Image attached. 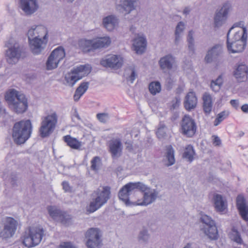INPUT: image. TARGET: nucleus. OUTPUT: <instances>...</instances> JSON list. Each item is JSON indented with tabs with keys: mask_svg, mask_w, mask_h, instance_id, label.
Segmentation results:
<instances>
[{
	"mask_svg": "<svg viewBox=\"0 0 248 248\" xmlns=\"http://www.w3.org/2000/svg\"><path fill=\"white\" fill-rule=\"evenodd\" d=\"M110 188L108 186H100L94 190L90 204L87 207V212L92 213L100 209L110 199Z\"/></svg>",
	"mask_w": 248,
	"mask_h": 248,
	"instance_id": "1",
	"label": "nucleus"
},
{
	"mask_svg": "<svg viewBox=\"0 0 248 248\" xmlns=\"http://www.w3.org/2000/svg\"><path fill=\"white\" fill-rule=\"evenodd\" d=\"M32 125L30 120L20 121L16 123L13 128L12 137L17 144L25 143L31 137Z\"/></svg>",
	"mask_w": 248,
	"mask_h": 248,
	"instance_id": "2",
	"label": "nucleus"
},
{
	"mask_svg": "<svg viewBox=\"0 0 248 248\" xmlns=\"http://www.w3.org/2000/svg\"><path fill=\"white\" fill-rule=\"evenodd\" d=\"M44 231L42 229L29 227L24 232L23 243L29 248L36 246L40 243Z\"/></svg>",
	"mask_w": 248,
	"mask_h": 248,
	"instance_id": "3",
	"label": "nucleus"
},
{
	"mask_svg": "<svg viewBox=\"0 0 248 248\" xmlns=\"http://www.w3.org/2000/svg\"><path fill=\"white\" fill-rule=\"evenodd\" d=\"M91 67L89 65H81L77 67L72 70L71 73L65 76V79L66 85L73 87L77 81L88 75L91 72Z\"/></svg>",
	"mask_w": 248,
	"mask_h": 248,
	"instance_id": "4",
	"label": "nucleus"
},
{
	"mask_svg": "<svg viewBox=\"0 0 248 248\" xmlns=\"http://www.w3.org/2000/svg\"><path fill=\"white\" fill-rule=\"evenodd\" d=\"M5 46L7 49L5 51L6 62L10 64L17 63L20 59L22 53V49L18 43L12 44L10 41L6 42Z\"/></svg>",
	"mask_w": 248,
	"mask_h": 248,
	"instance_id": "5",
	"label": "nucleus"
},
{
	"mask_svg": "<svg viewBox=\"0 0 248 248\" xmlns=\"http://www.w3.org/2000/svg\"><path fill=\"white\" fill-rule=\"evenodd\" d=\"M17 222L13 218L6 217L3 218L0 226V237L2 239H7L12 237L17 229Z\"/></svg>",
	"mask_w": 248,
	"mask_h": 248,
	"instance_id": "6",
	"label": "nucleus"
},
{
	"mask_svg": "<svg viewBox=\"0 0 248 248\" xmlns=\"http://www.w3.org/2000/svg\"><path fill=\"white\" fill-rule=\"evenodd\" d=\"M145 184L140 182H130L124 185L119 191L118 196L120 200L124 202L126 205L130 204L129 196L136 189L142 191Z\"/></svg>",
	"mask_w": 248,
	"mask_h": 248,
	"instance_id": "7",
	"label": "nucleus"
},
{
	"mask_svg": "<svg viewBox=\"0 0 248 248\" xmlns=\"http://www.w3.org/2000/svg\"><path fill=\"white\" fill-rule=\"evenodd\" d=\"M57 115L55 113L48 115L43 119L39 131L42 137L49 136L54 130L57 122Z\"/></svg>",
	"mask_w": 248,
	"mask_h": 248,
	"instance_id": "8",
	"label": "nucleus"
},
{
	"mask_svg": "<svg viewBox=\"0 0 248 248\" xmlns=\"http://www.w3.org/2000/svg\"><path fill=\"white\" fill-rule=\"evenodd\" d=\"M201 221L204 224L202 230L210 239L216 240L218 238V232L215 222L211 217L206 215H202Z\"/></svg>",
	"mask_w": 248,
	"mask_h": 248,
	"instance_id": "9",
	"label": "nucleus"
},
{
	"mask_svg": "<svg viewBox=\"0 0 248 248\" xmlns=\"http://www.w3.org/2000/svg\"><path fill=\"white\" fill-rule=\"evenodd\" d=\"M181 133L187 137H192L196 133L197 125L195 120L188 115H185L181 123Z\"/></svg>",
	"mask_w": 248,
	"mask_h": 248,
	"instance_id": "10",
	"label": "nucleus"
},
{
	"mask_svg": "<svg viewBox=\"0 0 248 248\" xmlns=\"http://www.w3.org/2000/svg\"><path fill=\"white\" fill-rule=\"evenodd\" d=\"M143 193L142 200H139L132 202L135 205L147 206L154 202L157 198L158 192L155 189L145 185L141 191Z\"/></svg>",
	"mask_w": 248,
	"mask_h": 248,
	"instance_id": "11",
	"label": "nucleus"
},
{
	"mask_svg": "<svg viewBox=\"0 0 248 248\" xmlns=\"http://www.w3.org/2000/svg\"><path fill=\"white\" fill-rule=\"evenodd\" d=\"M101 233L98 228H92L86 233L88 248H100L102 245Z\"/></svg>",
	"mask_w": 248,
	"mask_h": 248,
	"instance_id": "12",
	"label": "nucleus"
},
{
	"mask_svg": "<svg viewBox=\"0 0 248 248\" xmlns=\"http://www.w3.org/2000/svg\"><path fill=\"white\" fill-rule=\"evenodd\" d=\"M232 10L230 2L224 3L221 8L217 10L214 16V22L215 27L219 28L224 24L227 18L229 12Z\"/></svg>",
	"mask_w": 248,
	"mask_h": 248,
	"instance_id": "13",
	"label": "nucleus"
},
{
	"mask_svg": "<svg viewBox=\"0 0 248 248\" xmlns=\"http://www.w3.org/2000/svg\"><path fill=\"white\" fill-rule=\"evenodd\" d=\"M241 25V23H235L229 30L227 33V48L230 53H239L244 49V48L246 45V42H243L242 40H239L238 42L234 41L233 40H230L229 35L230 32L233 30L235 27H239Z\"/></svg>",
	"mask_w": 248,
	"mask_h": 248,
	"instance_id": "14",
	"label": "nucleus"
},
{
	"mask_svg": "<svg viewBox=\"0 0 248 248\" xmlns=\"http://www.w3.org/2000/svg\"><path fill=\"white\" fill-rule=\"evenodd\" d=\"M47 209L50 216L54 220L64 225H68L71 219L68 215L62 212L55 206H49Z\"/></svg>",
	"mask_w": 248,
	"mask_h": 248,
	"instance_id": "15",
	"label": "nucleus"
},
{
	"mask_svg": "<svg viewBox=\"0 0 248 248\" xmlns=\"http://www.w3.org/2000/svg\"><path fill=\"white\" fill-rule=\"evenodd\" d=\"M123 62V58L120 55L110 54L103 58L100 64L105 67L118 69L122 67Z\"/></svg>",
	"mask_w": 248,
	"mask_h": 248,
	"instance_id": "16",
	"label": "nucleus"
},
{
	"mask_svg": "<svg viewBox=\"0 0 248 248\" xmlns=\"http://www.w3.org/2000/svg\"><path fill=\"white\" fill-rule=\"evenodd\" d=\"M222 46L219 44L215 45L208 49L204 57V61L206 63L216 61L222 56Z\"/></svg>",
	"mask_w": 248,
	"mask_h": 248,
	"instance_id": "17",
	"label": "nucleus"
},
{
	"mask_svg": "<svg viewBox=\"0 0 248 248\" xmlns=\"http://www.w3.org/2000/svg\"><path fill=\"white\" fill-rule=\"evenodd\" d=\"M9 107L14 112L17 113L24 112L28 108L27 99L23 94L18 96L17 100L9 103Z\"/></svg>",
	"mask_w": 248,
	"mask_h": 248,
	"instance_id": "18",
	"label": "nucleus"
},
{
	"mask_svg": "<svg viewBox=\"0 0 248 248\" xmlns=\"http://www.w3.org/2000/svg\"><path fill=\"white\" fill-rule=\"evenodd\" d=\"M158 64L164 72L171 70L175 67V57L170 54L166 55L160 59Z\"/></svg>",
	"mask_w": 248,
	"mask_h": 248,
	"instance_id": "19",
	"label": "nucleus"
},
{
	"mask_svg": "<svg viewBox=\"0 0 248 248\" xmlns=\"http://www.w3.org/2000/svg\"><path fill=\"white\" fill-rule=\"evenodd\" d=\"M47 40L34 37L29 41V46L31 52L35 55L40 54L44 50L47 44Z\"/></svg>",
	"mask_w": 248,
	"mask_h": 248,
	"instance_id": "20",
	"label": "nucleus"
},
{
	"mask_svg": "<svg viewBox=\"0 0 248 248\" xmlns=\"http://www.w3.org/2000/svg\"><path fill=\"white\" fill-rule=\"evenodd\" d=\"M20 7L26 16H31L38 10L37 0H20Z\"/></svg>",
	"mask_w": 248,
	"mask_h": 248,
	"instance_id": "21",
	"label": "nucleus"
},
{
	"mask_svg": "<svg viewBox=\"0 0 248 248\" xmlns=\"http://www.w3.org/2000/svg\"><path fill=\"white\" fill-rule=\"evenodd\" d=\"M109 151L112 158L121 156L123 150V144L120 138H112L108 143Z\"/></svg>",
	"mask_w": 248,
	"mask_h": 248,
	"instance_id": "22",
	"label": "nucleus"
},
{
	"mask_svg": "<svg viewBox=\"0 0 248 248\" xmlns=\"http://www.w3.org/2000/svg\"><path fill=\"white\" fill-rule=\"evenodd\" d=\"M147 42L142 34H138L133 40V46L137 54L143 53L146 47Z\"/></svg>",
	"mask_w": 248,
	"mask_h": 248,
	"instance_id": "23",
	"label": "nucleus"
},
{
	"mask_svg": "<svg viewBox=\"0 0 248 248\" xmlns=\"http://www.w3.org/2000/svg\"><path fill=\"white\" fill-rule=\"evenodd\" d=\"M135 0H116V9L121 12L130 13L135 9L134 3Z\"/></svg>",
	"mask_w": 248,
	"mask_h": 248,
	"instance_id": "24",
	"label": "nucleus"
},
{
	"mask_svg": "<svg viewBox=\"0 0 248 248\" xmlns=\"http://www.w3.org/2000/svg\"><path fill=\"white\" fill-rule=\"evenodd\" d=\"M236 205L242 218L248 221V205L243 196L238 195L236 198Z\"/></svg>",
	"mask_w": 248,
	"mask_h": 248,
	"instance_id": "25",
	"label": "nucleus"
},
{
	"mask_svg": "<svg viewBox=\"0 0 248 248\" xmlns=\"http://www.w3.org/2000/svg\"><path fill=\"white\" fill-rule=\"evenodd\" d=\"M248 67L245 64H239L234 71V76L238 82H243L247 79Z\"/></svg>",
	"mask_w": 248,
	"mask_h": 248,
	"instance_id": "26",
	"label": "nucleus"
},
{
	"mask_svg": "<svg viewBox=\"0 0 248 248\" xmlns=\"http://www.w3.org/2000/svg\"><path fill=\"white\" fill-rule=\"evenodd\" d=\"M197 104V98L194 92H188L185 97L184 106L186 110H191L194 108Z\"/></svg>",
	"mask_w": 248,
	"mask_h": 248,
	"instance_id": "27",
	"label": "nucleus"
},
{
	"mask_svg": "<svg viewBox=\"0 0 248 248\" xmlns=\"http://www.w3.org/2000/svg\"><path fill=\"white\" fill-rule=\"evenodd\" d=\"M213 202L216 210L219 212H223L227 208V204L222 195L216 194L213 197Z\"/></svg>",
	"mask_w": 248,
	"mask_h": 248,
	"instance_id": "28",
	"label": "nucleus"
},
{
	"mask_svg": "<svg viewBox=\"0 0 248 248\" xmlns=\"http://www.w3.org/2000/svg\"><path fill=\"white\" fill-rule=\"evenodd\" d=\"M118 19L113 15L108 16L103 19V26L108 31H113L118 27Z\"/></svg>",
	"mask_w": 248,
	"mask_h": 248,
	"instance_id": "29",
	"label": "nucleus"
},
{
	"mask_svg": "<svg viewBox=\"0 0 248 248\" xmlns=\"http://www.w3.org/2000/svg\"><path fill=\"white\" fill-rule=\"evenodd\" d=\"M93 47L94 49L106 48L111 44V40L108 36L97 37L93 38Z\"/></svg>",
	"mask_w": 248,
	"mask_h": 248,
	"instance_id": "30",
	"label": "nucleus"
},
{
	"mask_svg": "<svg viewBox=\"0 0 248 248\" xmlns=\"http://www.w3.org/2000/svg\"><path fill=\"white\" fill-rule=\"evenodd\" d=\"M164 160L165 164L167 167L171 166L175 163L174 150L171 145L166 146Z\"/></svg>",
	"mask_w": 248,
	"mask_h": 248,
	"instance_id": "31",
	"label": "nucleus"
},
{
	"mask_svg": "<svg viewBox=\"0 0 248 248\" xmlns=\"http://www.w3.org/2000/svg\"><path fill=\"white\" fill-rule=\"evenodd\" d=\"M93 39H81L78 42V46L84 52H89L95 50Z\"/></svg>",
	"mask_w": 248,
	"mask_h": 248,
	"instance_id": "32",
	"label": "nucleus"
},
{
	"mask_svg": "<svg viewBox=\"0 0 248 248\" xmlns=\"http://www.w3.org/2000/svg\"><path fill=\"white\" fill-rule=\"evenodd\" d=\"M203 108L206 114H209L212 109L213 101L210 94L205 93L202 96Z\"/></svg>",
	"mask_w": 248,
	"mask_h": 248,
	"instance_id": "33",
	"label": "nucleus"
},
{
	"mask_svg": "<svg viewBox=\"0 0 248 248\" xmlns=\"http://www.w3.org/2000/svg\"><path fill=\"white\" fill-rule=\"evenodd\" d=\"M65 53L64 48L62 46H59L55 49L49 55V61L53 58L55 62H60L65 57Z\"/></svg>",
	"mask_w": 248,
	"mask_h": 248,
	"instance_id": "34",
	"label": "nucleus"
},
{
	"mask_svg": "<svg viewBox=\"0 0 248 248\" xmlns=\"http://www.w3.org/2000/svg\"><path fill=\"white\" fill-rule=\"evenodd\" d=\"M89 86V82H83L79 85L76 89L74 95V99L75 101H78L80 99L88 90Z\"/></svg>",
	"mask_w": 248,
	"mask_h": 248,
	"instance_id": "35",
	"label": "nucleus"
},
{
	"mask_svg": "<svg viewBox=\"0 0 248 248\" xmlns=\"http://www.w3.org/2000/svg\"><path fill=\"white\" fill-rule=\"evenodd\" d=\"M247 31L245 28H239L238 30L236 31L234 36L230 40H233L238 42L239 40L247 42Z\"/></svg>",
	"mask_w": 248,
	"mask_h": 248,
	"instance_id": "36",
	"label": "nucleus"
},
{
	"mask_svg": "<svg viewBox=\"0 0 248 248\" xmlns=\"http://www.w3.org/2000/svg\"><path fill=\"white\" fill-rule=\"evenodd\" d=\"M229 237L234 242L238 244H242L243 243V239L240 232L238 231L237 229L233 226L231 229V231L229 233Z\"/></svg>",
	"mask_w": 248,
	"mask_h": 248,
	"instance_id": "37",
	"label": "nucleus"
},
{
	"mask_svg": "<svg viewBox=\"0 0 248 248\" xmlns=\"http://www.w3.org/2000/svg\"><path fill=\"white\" fill-rule=\"evenodd\" d=\"M64 140L67 145L74 149H79L81 146V142L75 138L71 137L70 135L64 137Z\"/></svg>",
	"mask_w": 248,
	"mask_h": 248,
	"instance_id": "38",
	"label": "nucleus"
},
{
	"mask_svg": "<svg viewBox=\"0 0 248 248\" xmlns=\"http://www.w3.org/2000/svg\"><path fill=\"white\" fill-rule=\"evenodd\" d=\"M36 36L35 37L41 38L42 40H47L48 39V31L46 28L42 25L36 26Z\"/></svg>",
	"mask_w": 248,
	"mask_h": 248,
	"instance_id": "39",
	"label": "nucleus"
},
{
	"mask_svg": "<svg viewBox=\"0 0 248 248\" xmlns=\"http://www.w3.org/2000/svg\"><path fill=\"white\" fill-rule=\"evenodd\" d=\"M21 94L15 89H11L6 92L5 98L9 105V103L14 102L16 100H17L18 96L21 95Z\"/></svg>",
	"mask_w": 248,
	"mask_h": 248,
	"instance_id": "40",
	"label": "nucleus"
},
{
	"mask_svg": "<svg viewBox=\"0 0 248 248\" xmlns=\"http://www.w3.org/2000/svg\"><path fill=\"white\" fill-rule=\"evenodd\" d=\"M124 75L127 81L133 83L137 76L135 67L130 66L127 68L125 70Z\"/></svg>",
	"mask_w": 248,
	"mask_h": 248,
	"instance_id": "41",
	"label": "nucleus"
},
{
	"mask_svg": "<svg viewBox=\"0 0 248 248\" xmlns=\"http://www.w3.org/2000/svg\"><path fill=\"white\" fill-rule=\"evenodd\" d=\"M194 32L192 31H190L187 38V41L188 43V49L189 53L193 55L195 53V45L194 39Z\"/></svg>",
	"mask_w": 248,
	"mask_h": 248,
	"instance_id": "42",
	"label": "nucleus"
},
{
	"mask_svg": "<svg viewBox=\"0 0 248 248\" xmlns=\"http://www.w3.org/2000/svg\"><path fill=\"white\" fill-rule=\"evenodd\" d=\"M161 87L159 82L153 81L151 82L149 85V90L151 93L155 95L161 91Z\"/></svg>",
	"mask_w": 248,
	"mask_h": 248,
	"instance_id": "43",
	"label": "nucleus"
},
{
	"mask_svg": "<svg viewBox=\"0 0 248 248\" xmlns=\"http://www.w3.org/2000/svg\"><path fill=\"white\" fill-rule=\"evenodd\" d=\"M222 83V78L221 76H219L215 80H212L210 87L214 92H217L220 90Z\"/></svg>",
	"mask_w": 248,
	"mask_h": 248,
	"instance_id": "44",
	"label": "nucleus"
},
{
	"mask_svg": "<svg viewBox=\"0 0 248 248\" xmlns=\"http://www.w3.org/2000/svg\"><path fill=\"white\" fill-rule=\"evenodd\" d=\"M229 115V111L227 110H224L218 113L214 122V126H216L219 125Z\"/></svg>",
	"mask_w": 248,
	"mask_h": 248,
	"instance_id": "45",
	"label": "nucleus"
},
{
	"mask_svg": "<svg viewBox=\"0 0 248 248\" xmlns=\"http://www.w3.org/2000/svg\"><path fill=\"white\" fill-rule=\"evenodd\" d=\"M195 154V152L192 146L188 145L185 150L184 154V157L187 159L189 162H192L193 160V155Z\"/></svg>",
	"mask_w": 248,
	"mask_h": 248,
	"instance_id": "46",
	"label": "nucleus"
},
{
	"mask_svg": "<svg viewBox=\"0 0 248 248\" xmlns=\"http://www.w3.org/2000/svg\"><path fill=\"white\" fill-rule=\"evenodd\" d=\"M150 238V234L147 229L143 228L140 232L138 238L144 242H148Z\"/></svg>",
	"mask_w": 248,
	"mask_h": 248,
	"instance_id": "47",
	"label": "nucleus"
},
{
	"mask_svg": "<svg viewBox=\"0 0 248 248\" xmlns=\"http://www.w3.org/2000/svg\"><path fill=\"white\" fill-rule=\"evenodd\" d=\"M166 127L164 124H160L156 131V135L158 139H162L166 136Z\"/></svg>",
	"mask_w": 248,
	"mask_h": 248,
	"instance_id": "48",
	"label": "nucleus"
},
{
	"mask_svg": "<svg viewBox=\"0 0 248 248\" xmlns=\"http://www.w3.org/2000/svg\"><path fill=\"white\" fill-rule=\"evenodd\" d=\"M101 163L100 158L98 156H95L91 160V169L93 170H97L99 169Z\"/></svg>",
	"mask_w": 248,
	"mask_h": 248,
	"instance_id": "49",
	"label": "nucleus"
},
{
	"mask_svg": "<svg viewBox=\"0 0 248 248\" xmlns=\"http://www.w3.org/2000/svg\"><path fill=\"white\" fill-rule=\"evenodd\" d=\"M52 59H50V62L49 61V56L48 57L47 60L46 62V69L47 70H52L56 68L59 64V62H55L54 59L53 58H51Z\"/></svg>",
	"mask_w": 248,
	"mask_h": 248,
	"instance_id": "50",
	"label": "nucleus"
},
{
	"mask_svg": "<svg viewBox=\"0 0 248 248\" xmlns=\"http://www.w3.org/2000/svg\"><path fill=\"white\" fill-rule=\"evenodd\" d=\"M96 117L100 122L103 123H106L109 119V116L108 113H99L97 114Z\"/></svg>",
	"mask_w": 248,
	"mask_h": 248,
	"instance_id": "51",
	"label": "nucleus"
},
{
	"mask_svg": "<svg viewBox=\"0 0 248 248\" xmlns=\"http://www.w3.org/2000/svg\"><path fill=\"white\" fill-rule=\"evenodd\" d=\"M28 40H31L32 38H34L36 36L35 25H33L28 30L27 33Z\"/></svg>",
	"mask_w": 248,
	"mask_h": 248,
	"instance_id": "52",
	"label": "nucleus"
},
{
	"mask_svg": "<svg viewBox=\"0 0 248 248\" xmlns=\"http://www.w3.org/2000/svg\"><path fill=\"white\" fill-rule=\"evenodd\" d=\"M185 29V24L182 22H179L176 27L175 30V32L177 33L182 34L183 31H184Z\"/></svg>",
	"mask_w": 248,
	"mask_h": 248,
	"instance_id": "53",
	"label": "nucleus"
},
{
	"mask_svg": "<svg viewBox=\"0 0 248 248\" xmlns=\"http://www.w3.org/2000/svg\"><path fill=\"white\" fill-rule=\"evenodd\" d=\"M180 104V99L179 98L176 97L171 102V108L173 109L177 108Z\"/></svg>",
	"mask_w": 248,
	"mask_h": 248,
	"instance_id": "54",
	"label": "nucleus"
},
{
	"mask_svg": "<svg viewBox=\"0 0 248 248\" xmlns=\"http://www.w3.org/2000/svg\"><path fill=\"white\" fill-rule=\"evenodd\" d=\"M59 248H77L71 242L62 243Z\"/></svg>",
	"mask_w": 248,
	"mask_h": 248,
	"instance_id": "55",
	"label": "nucleus"
},
{
	"mask_svg": "<svg viewBox=\"0 0 248 248\" xmlns=\"http://www.w3.org/2000/svg\"><path fill=\"white\" fill-rule=\"evenodd\" d=\"M212 138L213 140V144L215 146H219L221 144V140L218 136L213 135L212 136Z\"/></svg>",
	"mask_w": 248,
	"mask_h": 248,
	"instance_id": "56",
	"label": "nucleus"
},
{
	"mask_svg": "<svg viewBox=\"0 0 248 248\" xmlns=\"http://www.w3.org/2000/svg\"><path fill=\"white\" fill-rule=\"evenodd\" d=\"M62 186L63 190L65 192H71V187L67 182L63 181L62 183Z\"/></svg>",
	"mask_w": 248,
	"mask_h": 248,
	"instance_id": "57",
	"label": "nucleus"
},
{
	"mask_svg": "<svg viewBox=\"0 0 248 248\" xmlns=\"http://www.w3.org/2000/svg\"><path fill=\"white\" fill-rule=\"evenodd\" d=\"M230 104L233 107L236 108L238 107L239 101L238 100H235V99L231 100L230 101Z\"/></svg>",
	"mask_w": 248,
	"mask_h": 248,
	"instance_id": "58",
	"label": "nucleus"
},
{
	"mask_svg": "<svg viewBox=\"0 0 248 248\" xmlns=\"http://www.w3.org/2000/svg\"><path fill=\"white\" fill-rule=\"evenodd\" d=\"M73 117L76 118L78 120H81V118L76 108L73 109Z\"/></svg>",
	"mask_w": 248,
	"mask_h": 248,
	"instance_id": "59",
	"label": "nucleus"
},
{
	"mask_svg": "<svg viewBox=\"0 0 248 248\" xmlns=\"http://www.w3.org/2000/svg\"><path fill=\"white\" fill-rule=\"evenodd\" d=\"M175 44L176 45H177L179 41H180V40L181 39V34H179V33H177L176 32H175Z\"/></svg>",
	"mask_w": 248,
	"mask_h": 248,
	"instance_id": "60",
	"label": "nucleus"
},
{
	"mask_svg": "<svg viewBox=\"0 0 248 248\" xmlns=\"http://www.w3.org/2000/svg\"><path fill=\"white\" fill-rule=\"evenodd\" d=\"M242 110L245 113H248V104H246L241 107Z\"/></svg>",
	"mask_w": 248,
	"mask_h": 248,
	"instance_id": "61",
	"label": "nucleus"
},
{
	"mask_svg": "<svg viewBox=\"0 0 248 248\" xmlns=\"http://www.w3.org/2000/svg\"><path fill=\"white\" fill-rule=\"evenodd\" d=\"M7 112L6 109L1 106V102H0V114H5L6 115Z\"/></svg>",
	"mask_w": 248,
	"mask_h": 248,
	"instance_id": "62",
	"label": "nucleus"
},
{
	"mask_svg": "<svg viewBox=\"0 0 248 248\" xmlns=\"http://www.w3.org/2000/svg\"><path fill=\"white\" fill-rule=\"evenodd\" d=\"M190 11V8L188 7H186L184 9L183 14L186 16L189 14Z\"/></svg>",
	"mask_w": 248,
	"mask_h": 248,
	"instance_id": "63",
	"label": "nucleus"
},
{
	"mask_svg": "<svg viewBox=\"0 0 248 248\" xmlns=\"http://www.w3.org/2000/svg\"><path fill=\"white\" fill-rule=\"evenodd\" d=\"M182 248H193V244L192 243H187Z\"/></svg>",
	"mask_w": 248,
	"mask_h": 248,
	"instance_id": "64",
	"label": "nucleus"
}]
</instances>
